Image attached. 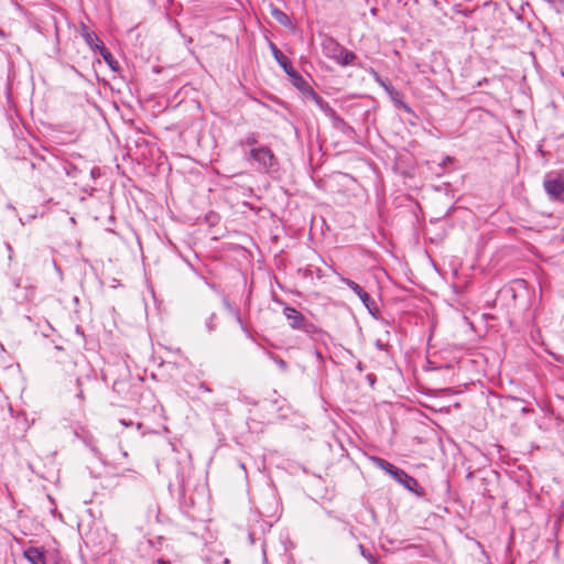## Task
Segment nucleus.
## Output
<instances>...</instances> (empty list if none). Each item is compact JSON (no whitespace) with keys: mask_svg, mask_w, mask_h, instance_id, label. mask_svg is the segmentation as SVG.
Returning <instances> with one entry per match:
<instances>
[{"mask_svg":"<svg viewBox=\"0 0 564 564\" xmlns=\"http://www.w3.org/2000/svg\"><path fill=\"white\" fill-rule=\"evenodd\" d=\"M370 462L410 492L415 494L417 497L424 496V489L419 485L417 480L405 470L378 456H371Z\"/></svg>","mask_w":564,"mask_h":564,"instance_id":"nucleus-1","label":"nucleus"},{"mask_svg":"<svg viewBox=\"0 0 564 564\" xmlns=\"http://www.w3.org/2000/svg\"><path fill=\"white\" fill-rule=\"evenodd\" d=\"M358 547L361 555L369 562V564H377V558L371 551L367 550L362 544H359Z\"/></svg>","mask_w":564,"mask_h":564,"instance_id":"nucleus-19","label":"nucleus"},{"mask_svg":"<svg viewBox=\"0 0 564 564\" xmlns=\"http://www.w3.org/2000/svg\"><path fill=\"white\" fill-rule=\"evenodd\" d=\"M547 2H550L551 4L554 6L555 1L554 0H547Z\"/></svg>","mask_w":564,"mask_h":564,"instance_id":"nucleus-37","label":"nucleus"},{"mask_svg":"<svg viewBox=\"0 0 564 564\" xmlns=\"http://www.w3.org/2000/svg\"><path fill=\"white\" fill-rule=\"evenodd\" d=\"M79 33H80L82 37L84 39L85 43L94 52H97L99 50L98 44H104L102 41H100V39L98 37V35L84 23L80 24Z\"/></svg>","mask_w":564,"mask_h":564,"instance_id":"nucleus-8","label":"nucleus"},{"mask_svg":"<svg viewBox=\"0 0 564 564\" xmlns=\"http://www.w3.org/2000/svg\"><path fill=\"white\" fill-rule=\"evenodd\" d=\"M25 558L31 564H46L44 553L37 547H29L24 551Z\"/></svg>","mask_w":564,"mask_h":564,"instance_id":"nucleus-11","label":"nucleus"},{"mask_svg":"<svg viewBox=\"0 0 564 564\" xmlns=\"http://www.w3.org/2000/svg\"><path fill=\"white\" fill-rule=\"evenodd\" d=\"M76 383H77L78 388H80V386H82L80 378H77ZM77 398L80 399V400L84 399V391L82 389H79V391L77 393Z\"/></svg>","mask_w":564,"mask_h":564,"instance_id":"nucleus-22","label":"nucleus"},{"mask_svg":"<svg viewBox=\"0 0 564 564\" xmlns=\"http://www.w3.org/2000/svg\"><path fill=\"white\" fill-rule=\"evenodd\" d=\"M147 544L154 549V550H162V547L166 544L165 542V539L163 536H153V538H149L147 539Z\"/></svg>","mask_w":564,"mask_h":564,"instance_id":"nucleus-17","label":"nucleus"},{"mask_svg":"<svg viewBox=\"0 0 564 564\" xmlns=\"http://www.w3.org/2000/svg\"><path fill=\"white\" fill-rule=\"evenodd\" d=\"M240 144L251 147V149L257 148L256 145L258 144V139H257L256 133H253V132L248 133L245 137V139L240 142Z\"/></svg>","mask_w":564,"mask_h":564,"instance_id":"nucleus-18","label":"nucleus"},{"mask_svg":"<svg viewBox=\"0 0 564 564\" xmlns=\"http://www.w3.org/2000/svg\"><path fill=\"white\" fill-rule=\"evenodd\" d=\"M451 160H452L451 156H446L445 163H448V161H451Z\"/></svg>","mask_w":564,"mask_h":564,"instance_id":"nucleus-36","label":"nucleus"},{"mask_svg":"<svg viewBox=\"0 0 564 564\" xmlns=\"http://www.w3.org/2000/svg\"><path fill=\"white\" fill-rule=\"evenodd\" d=\"M451 160H452L451 156H446L445 163H448V161H451Z\"/></svg>","mask_w":564,"mask_h":564,"instance_id":"nucleus-35","label":"nucleus"},{"mask_svg":"<svg viewBox=\"0 0 564 564\" xmlns=\"http://www.w3.org/2000/svg\"><path fill=\"white\" fill-rule=\"evenodd\" d=\"M242 329L246 333V336L254 341L253 336L251 335V333L245 326H242Z\"/></svg>","mask_w":564,"mask_h":564,"instance_id":"nucleus-26","label":"nucleus"},{"mask_svg":"<svg viewBox=\"0 0 564 564\" xmlns=\"http://www.w3.org/2000/svg\"><path fill=\"white\" fill-rule=\"evenodd\" d=\"M271 15L283 26H288L291 23L289 15L278 8L271 9Z\"/></svg>","mask_w":564,"mask_h":564,"instance_id":"nucleus-16","label":"nucleus"},{"mask_svg":"<svg viewBox=\"0 0 564 564\" xmlns=\"http://www.w3.org/2000/svg\"><path fill=\"white\" fill-rule=\"evenodd\" d=\"M379 84L386 89V87H392L390 84H387L386 82H383L382 79H380L379 77L377 78Z\"/></svg>","mask_w":564,"mask_h":564,"instance_id":"nucleus-27","label":"nucleus"},{"mask_svg":"<svg viewBox=\"0 0 564 564\" xmlns=\"http://www.w3.org/2000/svg\"><path fill=\"white\" fill-rule=\"evenodd\" d=\"M340 281L346 284L362 302V304L371 312L372 307H375V302L370 297V295L355 281L340 276Z\"/></svg>","mask_w":564,"mask_h":564,"instance_id":"nucleus-6","label":"nucleus"},{"mask_svg":"<svg viewBox=\"0 0 564 564\" xmlns=\"http://www.w3.org/2000/svg\"><path fill=\"white\" fill-rule=\"evenodd\" d=\"M215 319H216V315L215 314H212L208 319L206 321V328L208 329V332H214L216 329V323H215Z\"/></svg>","mask_w":564,"mask_h":564,"instance_id":"nucleus-21","label":"nucleus"},{"mask_svg":"<svg viewBox=\"0 0 564 564\" xmlns=\"http://www.w3.org/2000/svg\"><path fill=\"white\" fill-rule=\"evenodd\" d=\"M543 188L551 202L564 204V170L547 172L543 177Z\"/></svg>","mask_w":564,"mask_h":564,"instance_id":"nucleus-3","label":"nucleus"},{"mask_svg":"<svg viewBox=\"0 0 564 564\" xmlns=\"http://www.w3.org/2000/svg\"><path fill=\"white\" fill-rule=\"evenodd\" d=\"M98 52L102 56L104 61L113 72H118L120 69L119 63L115 59L113 55L106 48L104 44H98Z\"/></svg>","mask_w":564,"mask_h":564,"instance_id":"nucleus-13","label":"nucleus"},{"mask_svg":"<svg viewBox=\"0 0 564 564\" xmlns=\"http://www.w3.org/2000/svg\"><path fill=\"white\" fill-rule=\"evenodd\" d=\"M7 249H8L10 252H12V247H11V245L7 243Z\"/></svg>","mask_w":564,"mask_h":564,"instance_id":"nucleus-33","label":"nucleus"},{"mask_svg":"<svg viewBox=\"0 0 564 564\" xmlns=\"http://www.w3.org/2000/svg\"><path fill=\"white\" fill-rule=\"evenodd\" d=\"M119 422H120V424H121V425H123V426H126V427H130V426H132V425H133V422H132V421H130V420H126V419H121Z\"/></svg>","mask_w":564,"mask_h":564,"instance_id":"nucleus-23","label":"nucleus"},{"mask_svg":"<svg viewBox=\"0 0 564 564\" xmlns=\"http://www.w3.org/2000/svg\"><path fill=\"white\" fill-rule=\"evenodd\" d=\"M198 389L203 390L205 392H210L212 391V389L205 382H200L199 386H198Z\"/></svg>","mask_w":564,"mask_h":564,"instance_id":"nucleus-24","label":"nucleus"},{"mask_svg":"<svg viewBox=\"0 0 564 564\" xmlns=\"http://www.w3.org/2000/svg\"><path fill=\"white\" fill-rule=\"evenodd\" d=\"M271 50L274 58L276 59V62L283 68L288 76L289 73H293L295 70L289 58L273 43H271Z\"/></svg>","mask_w":564,"mask_h":564,"instance_id":"nucleus-10","label":"nucleus"},{"mask_svg":"<svg viewBox=\"0 0 564 564\" xmlns=\"http://www.w3.org/2000/svg\"><path fill=\"white\" fill-rule=\"evenodd\" d=\"M267 561H268L267 560V554H265V551L263 550V562H264V564H267Z\"/></svg>","mask_w":564,"mask_h":564,"instance_id":"nucleus-31","label":"nucleus"},{"mask_svg":"<svg viewBox=\"0 0 564 564\" xmlns=\"http://www.w3.org/2000/svg\"><path fill=\"white\" fill-rule=\"evenodd\" d=\"M258 346L264 351V354L275 362V365L282 370V371H286L288 369V362L282 359L280 356L273 354L272 351H269L267 350L263 346H261L260 344H258Z\"/></svg>","mask_w":564,"mask_h":564,"instance_id":"nucleus-15","label":"nucleus"},{"mask_svg":"<svg viewBox=\"0 0 564 564\" xmlns=\"http://www.w3.org/2000/svg\"><path fill=\"white\" fill-rule=\"evenodd\" d=\"M283 314L289 321L292 329L301 330L305 334L313 335L317 332V327L311 323L300 311L294 307L285 306Z\"/></svg>","mask_w":564,"mask_h":564,"instance_id":"nucleus-5","label":"nucleus"},{"mask_svg":"<svg viewBox=\"0 0 564 564\" xmlns=\"http://www.w3.org/2000/svg\"><path fill=\"white\" fill-rule=\"evenodd\" d=\"M156 563H158V564H167V563H169V561H166V560H164V558L160 557V558H158V560H156Z\"/></svg>","mask_w":564,"mask_h":564,"instance_id":"nucleus-29","label":"nucleus"},{"mask_svg":"<svg viewBox=\"0 0 564 564\" xmlns=\"http://www.w3.org/2000/svg\"><path fill=\"white\" fill-rule=\"evenodd\" d=\"M15 300H19V301H26L29 300V295L25 293L24 295H15Z\"/></svg>","mask_w":564,"mask_h":564,"instance_id":"nucleus-25","label":"nucleus"},{"mask_svg":"<svg viewBox=\"0 0 564 564\" xmlns=\"http://www.w3.org/2000/svg\"><path fill=\"white\" fill-rule=\"evenodd\" d=\"M334 127L338 130H340L345 134H349L354 132V128L348 124L340 116L335 112V116L330 118Z\"/></svg>","mask_w":564,"mask_h":564,"instance_id":"nucleus-14","label":"nucleus"},{"mask_svg":"<svg viewBox=\"0 0 564 564\" xmlns=\"http://www.w3.org/2000/svg\"><path fill=\"white\" fill-rule=\"evenodd\" d=\"M386 91L395 105V107L403 109L408 113H412V108L403 101L404 95L394 87H386Z\"/></svg>","mask_w":564,"mask_h":564,"instance_id":"nucleus-9","label":"nucleus"},{"mask_svg":"<svg viewBox=\"0 0 564 564\" xmlns=\"http://www.w3.org/2000/svg\"><path fill=\"white\" fill-rule=\"evenodd\" d=\"M249 160L256 163L257 170L262 173H269L278 169V159L273 152L263 145L252 148L249 152Z\"/></svg>","mask_w":564,"mask_h":564,"instance_id":"nucleus-4","label":"nucleus"},{"mask_svg":"<svg viewBox=\"0 0 564 564\" xmlns=\"http://www.w3.org/2000/svg\"><path fill=\"white\" fill-rule=\"evenodd\" d=\"M357 368H358V370H359V371H362V365H361V362H359V364L357 365Z\"/></svg>","mask_w":564,"mask_h":564,"instance_id":"nucleus-32","label":"nucleus"},{"mask_svg":"<svg viewBox=\"0 0 564 564\" xmlns=\"http://www.w3.org/2000/svg\"><path fill=\"white\" fill-rule=\"evenodd\" d=\"M324 54L341 66H349L355 63L357 55L344 47L337 40L326 36L322 42Z\"/></svg>","mask_w":564,"mask_h":564,"instance_id":"nucleus-2","label":"nucleus"},{"mask_svg":"<svg viewBox=\"0 0 564 564\" xmlns=\"http://www.w3.org/2000/svg\"><path fill=\"white\" fill-rule=\"evenodd\" d=\"M142 427V423H137V429L140 430Z\"/></svg>","mask_w":564,"mask_h":564,"instance_id":"nucleus-34","label":"nucleus"},{"mask_svg":"<svg viewBox=\"0 0 564 564\" xmlns=\"http://www.w3.org/2000/svg\"><path fill=\"white\" fill-rule=\"evenodd\" d=\"M375 346L377 347V349L386 351L387 354H390L391 345L387 340H383L382 338H378L375 341Z\"/></svg>","mask_w":564,"mask_h":564,"instance_id":"nucleus-20","label":"nucleus"},{"mask_svg":"<svg viewBox=\"0 0 564 564\" xmlns=\"http://www.w3.org/2000/svg\"><path fill=\"white\" fill-rule=\"evenodd\" d=\"M312 99L315 105L330 119L333 116H335V110L330 107V105L322 98L316 91L312 94V96L308 98Z\"/></svg>","mask_w":564,"mask_h":564,"instance_id":"nucleus-12","label":"nucleus"},{"mask_svg":"<svg viewBox=\"0 0 564 564\" xmlns=\"http://www.w3.org/2000/svg\"><path fill=\"white\" fill-rule=\"evenodd\" d=\"M224 304H225V306L230 307V304L226 297L224 299Z\"/></svg>","mask_w":564,"mask_h":564,"instance_id":"nucleus-30","label":"nucleus"},{"mask_svg":"<svg viewBox=\"0 0 564 564\" xmlns=\"http://www.w3.org/2000/svg\"><path fill=\"white\" fill-rule=\"evenodd\" d=\"M289 77L291 78L292 85L299 89L306 99L315 91L299 72L294 70L293 73H289Z\"/></svg>","mask_w":564,"mask_h":564,"instance_id":"nucleus-7","label":"nucleus"},{"mask_svg":"<svg viewBox=\"0 0 564 564\" xmlns=\"http://www.w3.org/2000/svg\"><path fill=\"white\" fill-rule=\"evenodd\" d=\"M20 282L21 280L20 279H13L12 283L14 285L15 289H19L20 288Z\"/></svg>","mask_w":564,"mask_h":564,"instance_id":"nucleus-28","label":"nucleus"}]
</instances>
